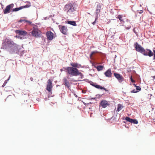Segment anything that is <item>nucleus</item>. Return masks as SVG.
Here are the masks:
<instances>
[{"label":"nucleus","mask_w":155,"mask_h":155,"mask_svg":"<svg viewBox=\"0 0 155 155\" xmlns=\"http://www.w3.org/2000/svg\"><path fill=\"white\" fill-rule=\"evenodd\" d=\"M3 45H11L14 47H17V45L13 41L10 40L8 39H6L4 41V42L3 43Z\"/></svg>","instance_id":"nucleus-4"},{"label":"nucleus","mask_w":155,"mask_h":155,"mask_svg":"<svg viewBox=\"0 0 155 155\" xmlns=\"http://www.w3.org/2000/svg\"><path fill=\"white\" fill-rule=\"evenodd\" d=\"M13 4H11L7 5L5 9L3 11V13L4 14L8 13L10 12V10L12 7Z\"/></svg>","instance_id":"nucleus-9"},{"label":"nucleus","mask_w":155,"mask_h":155,"mask_svg":"<svg viewBox=\"0 0 155 155\" xmlns=\"http://www.w3.org/2000/svg\"><path fill=\"white\" fill-rule=\"evenodd\" d=\"M58 27L61 33L64 35L67 34L68 29L66 27L60 25L58 26Z\"/></svg>","instance_id":"nucleus-7"},{"label":"nucleus","mask_w":155,"mask_h":155,"mask_svg":"<svg viewBox=\"0 0 155 155\" xmlns=\"http://www.w3.org/2000/svg\"><path fill=\"white\" fill-rule=\"evenodd\" d=\"M136 89L138 91H140L141 89V87L139 86H137Z\"/></svg>","instance_id":"nucleus-28"},{"label":"nucleus","mask_w":155,"mask_h":155,"mask_svg":"<svg viewBox=\"0 0 155 155\" xmlns=\"http://www.w3.org/2000/svg\"><path fill=\"white\" fill-rule=\"evenodd\" d=\"M133 85L135 86V87H136L137 86H136V84H134Z\"/></svg>","instance_id":"nucleus-37"},{"label":"nucleus","mask_w":155,"mask_h":155,"mask_svg":"<svg viewBox=\"0 0 155 155\" xmlns=\"http://www.w3.org/2000/svg\"><path fill=\"white\" fill-rule=\"evenodd\" d=\"M15 32L16 34H18L19 35L25 36L27 34V32L25 31L17 30L15 31Z\"/></svg>","instance_id":"nucleus-13"},{"label":"nucleus","mask_w":155,"mask_h":155,"mask_svg":"<svg viewBox=\"0 0 155 155\" xmlns=\"http://www.w3.org/2000/svg\"><path fill=\"white\" fill-rule=\"evenodd\" d=\"M30 5H25V6H21L19 8H15L13 9L12 12L17 11L20 10H21L23 8H28L30 7Z\"/></svg>","instance_id":"nucleus-15"},{"label":"nucleus","mask_w":155,"mask_h":155,"mask_svg":"<svg viewBox=\"0 0 155 155\" xmlns=\"http://www.w3.org/2000/svg\"><path fill=\"white\" fill-rule=\"evenodd\" d=\"M143 51L141 53L145 56H149V57L152 56L153 55V54L152 51L150 49H147L146 50L143 48ZM154 52V58L153 59H155V48H154L153 50Z\"/></svg>","instance_id":"nucleus-2"},{"label":"nucleus","mask_w":155,"mask_h":155,"mask_svg":"<svg viewBox=\"0 0 155 155\" xmlns=\"http://www.w3.org/2000/svg\"><path fill=\"white\" fill-rule=\"evenodd\" d=\"M91 85H92V86H94V85H95L96 84H95L94 83H93V84H91Z\"/></svg>","instance_id":"nucleus-38"},{"label":"nucleus","mask_w":155,"mask_h":155,"mask_svg":"<svg viewBox=\"0 0 155 155\" xmlns=\"http://www.w3.org/2000/svg\"><path fill=\"white\" fill-rule=\"evenodd\" d=\"M32 35L35 37L39 36V30L37 28H34L31 31Z\"/></svg>","instance_id":"nucleus-11"},{"label":"nucleus","mask_w":155,"mask_h":155,"mask_svg":"<svg viewBox=\"0 0 155 155\" xmlns=\"http://www.w3.org/2000/svg\"><path fill=\"white\" fill-rule=\"evenodd\" d=\"M131 26H129L127 27L126 28L127 29H129L131 28Z\"/></svg>","instance_id":"nucleus-33"},{"label":"nucleus","mask_w":155,"mask_h":155,"mask_svg":"<svg viewBox=\"0 0 155 155\" xmlns=\"http://www.w3.org/2000/svg\"><path fill=\"white\" fill-rule=\"evenodd\" d=\"M143 12V10H140L139 12V13H140V14H141Z\"/></svg>","instance_id":"nucleus-34"},{"label":"nucleus","mask_w":155,"mask_h":155,"mask_svg":"<svg viewBox=\"0 0 155 155\" xmlns=\"http://www.w3.org/2000/svg\"><path fill=\"white\" fill-rule=\"evenodd\" d=\"M3 47L5 49H6V48L4 46H3Z\"/></svg>","instance_id":"nucleus-40"},{"label":"nucleus","mask_w":155,"mask_h":155,"mask_svg":"<svg viewBox=\"0 0 155 155\" xmlns=\"http://www.w3.org/2000/svg\"><path fill=\"white\" fill-rule=\"evenodd\" d=\"M136 51L138 52L141 53L143 50V48L141 45H139L138 43L136 42L134 45Z\"/></svg>","instance_id":"nucleus-5"},{"label":"nucleus","mask_w":155,"mask_h":155,"mask_svg":"<svg viewBox=\"0 0 155 155\" xmlns=\"http://www.w3.org/2000/svg\"><path fill=\"white\" fill-rule=\"evenodd\" d=\"M16 37H17V38H21V37H20V36H16Z\"/></svg>","instance_id":"nucleus-36"},{"label":"nucleus","mask_w":155,"mask_h":155,"mask_svg":"<svg viewBox=\"0 0 155 155\" xmlns=\"http://www.w3.org/2000/svg\"><path fill=\"white\" fill-rule=\"evenodd\" d=\"M94 86L96 88L100 89H104L106 91H108V90L106 89L105 88L102 87V86H100L99 85L96 84L95 85H94Z\"/></svg>","instance_id":"nucleus-20"},{"label":"nucleus","mask_w":155,"mask_h":155,"mask_svg":"<svg viewBox=\"0 0 155 155\" xmlns=\"http://www.w3.org/2000/svg\"><path fill=\"white\" fill-rule=\"evenodd\" d=\"M118 18L119 19L120 21H123V19H122V16L121 15H119L116 18Z\"/></svg>","instance_id":"nucleus-26"},{"label":"nucleus","mask_w":155,"mask_h":155,"mask_svg":"<svg viewBox=\"0 0 155 155\" xmlns=\"http://www.w3.org/2000/svg\"><path fill=\"white\" fill-rule=\"evenodd\" d=\"M54 34L51 31H48L46 33L47 39L49 40H52L54 38Z\"/></svg>","instance_id":"nucleus-8"},{"label":"nucleus","mask_w":155,"mask_h":155,"mask_svg":"<svg viewBox=\"0 0 155 155\" xmlns=\"http://www.w3.org/2000/svg\"><path fill=\"white\" fill-rule=\"evenodd\" d=\"M97 17L95 18V21H94L93 22H92V24H93V25H94L96 24V21L97 20Z\"/></svg>","instance_id":"nucleus-30"},{"label":"nucleus","mask_w":155,"mask_h":155,"mask_svg":"<svg viewBox=\"0 0 155 155\" xmlns=\"http://www.w3.org/2000/svg\"><path fill=\"white\" fill-rule=\"evenodd\" d=\"M48 84L47 86L46 89L49 92H51L52 87V81L51 80L49 79L48 81Z\"/></svg>","instance_id":"nucleus-10"},{"label":"nucleus","mask_w":155,"mask_h":155,"mask_svg":"<svg viewBox=\"0 0 155 155\" xmlns=\"http://www.w3.org/2000/svg\"><path fill=\"white\" fill-rule=\"evenodd\" d=\"M123 108V107L120 104H119L117 106V111L119 112Z\"/></svg>","instance_id":"nucleus-23"},{"label":"nucleus","mask_w":155,"mask_h":155,"mask_svg":"<svg viewBox=\"0 0 155 155\" xmlns=\"http://www.w3.org/2000/svg\"><path fill=\"white\" fill-rule=\"evenodd\" d=\"M101 8V6L100 5V4L97 5L96 9V14L97 16L98 15L99 13L100 12Z\"/></svg>","instance_id":"nucleus-19"},{"label":"nucleus","mask_w":155,"mask_h":155,"mask_svg":"<svg viewBox=\"0 0 155 155\" xmlns=\"http://www.w3.org/2000/svg\"><path fill=\"white\" fill-rule=\"evenodd\" d=\"M95 53V52L94 51L92 52L90 54V57H91L92 56L93 54H94Z\"/></svg>","instance_id":"nucleus-32"},{"label":"nucleus","mask_w":155,"mask_h":155,"mask_svg":"<svg viewBox=\"0 0 155 155\" xmlns=\"http://www.w3.org/2000/svg\"><path fill=\"white\" fill-rule=\"evenodd\" d=\"M67 23L73 26H76V22L74 21H68Z\"/></svg>","instance_id":"nucleus-22"},{"label":"nucleus","mask_w":155,"mask_h":155,"mask_svg":"<svg viewBox=\"0 0 155 155\" xmlns=\"http://www.w3.org/2000/svg\"><path fill=\"white\" fill-rule=\"evenodd\" d=\"M63 71V70H62V69H61V71Z\"/></svg>","instance_id":"nucleus-42"},{"label":"nucleus","mask_w":155,"mask_h":155,"mask_svg":"<svg viewBox=\"0 0 155 155\" xmlns=\"http://www.w3.org/2000/svg\"><path fill=\"white\" fill-rule=\"evenodd\" d=\"M103 66L101 65L98 66L97 67V69L98 71L102 70L103 69Z\"/></svg>","instance_id":"nucleus-24"},{"label":"nucleus","mask_w":155,"mask_h":155,"mask_svg":"<svg viewBox=\"0 0 155 155\" xmlns=\"http://www.w3.org/2000/svg\"><path fill=\"white\" fill-rule=\"evenodd\" d=\"M14 47L13 48H10L8 50V51L10 54H13L15 53V48L16 47V48L17 47H17Z\"/></svg>","instance_id":"nucleus-21"},{"label":"nucleus","mask_w":155,"mask_h":155,"mask_svg":"<svg viewBox=\"0 0 155 155\" xmlns=\"http://www.w3.org/2000/svg\"><path fill=\"white\" fill-rule=\"evenodd\" d=\"M137 92L138 91H136L135 89L131 91V93H137Z\"/></svg>","instance_id":"nucleus-29"},{"label":"nucleus","mask_w":155,"mask_h":155,"mask_svg":"<svg viewBox=\"0 0 155 155\" xmlns=\"http://www.w3.org/2000/svg\"><path fill=\"white\" fill-rule=\"evenodd\" d=\"M63 84L65 86L67 87L68 88H69L70 86V84L69 81L67 80V78H64L63 79Z\"/></svg>","instance_id":"nucleus-17"},{"label":"nucleus","mask_w":155,"mask_h":155,"mask_svg":"<svg viewBox=\"0 0 155 155\" xmlns=\"http://www.w3.org/2000/svg\"><path fill=\"white\" fill-rule=\"evenodd\" d=\"M20 38V39H21V38Z\"/></svg>","instance_id":"nucleus-43"},{"label":"nucleus","mask_w":155,"mask_h":155,"mask_svg":"<svg viewBox=\"0 0 155 155\" xmlns=\"http://www.w3.org/2000/svg\"><path fill=\"white\" fill-rule=\"evenodd\" d=\"M105 76L108 78H111L112 76L111 70L110 69H108L104 73Z\"/></svg>","instance_id":"nucleus-16"},{"label":"nucleus","mask_w":155,"mask_h":155,"mask_svg":"<svg viewBox=\"0 0 155 155\" xmlns=\"http://www.w3.org/2000/svg\"><path fill=\"white\" fill-rule=\"evenodd\" d=\"M64 10L67 12H72L74 10L73 5L71 3L67 4L64 7Z\"/></svg>","instance_id":"nucleus-3"},{"label":"nucleus","mask_w":155,"mask_h":155,"mask_svg":"<svg viewBox=\"0 0 155 155\" xmlns=\"http://www.w3.org/2000/svg\"><path fill=\"white\" fill-rule=\"evenodd\" d=\"M70 65L72 66L71 67L75 68H79L81 67V64L77 63H71L70 64Z\"/></svg>","instance_id":"nucleus-18"},{"label":"nucleus","mask_w":155,"mask_h":155,"mask_svg":"<svg viewBox=\"0 0 155 155\" xmlns=\"http://www.w3.org/2000/svg\"><path fill=\"white\" fill-rule=\"evenodd\" d=\"M130 80H131V82L133 83L134 82H135V81L133 80L132 76H131L130 77Z\"/></svg>","instance_id":"nucleus-31"},{"label":"nucleus","mask_w":155,"mask_h":155,"mask_svg":"<svg viewBox=\"0 0 155 155\" xmlns=\"http://www.w3.org/2000/svg\"><path fill=\"white\" fill-rule=\"evenodd\" d=\"M100 104L103 108H105L110 105L109 102L105 100L101 101Z\"/></svg>","instance_id":"nucleus-12"},{"label":"nucleus","mask_w":155,"mask_h":155,"mask_svg":"<svg viewBox=\"0 0 155 155\" xmlns=\"http://www.w3.org/2000/svg\"><path fill=\"white\" fill-rule=\"evenodd\" d=\"M3 6V5H2V9H3V6Z\"/></svg>","instance_id":"nucleus-41"},{"label":"nucleus","mask_w":155,"mask_h":155,"mask_svg":"<svg viewBox=\"0 0 155 155\" xmlns=\"http://www.w3.org/2000/svg\"><path fill=\"white\" fill-rule=\"evenodd\" d=\"M66 70L67 72L70 76H80L81 78H82L83 76V74L80 72L77 68H75L68 67L66 68Z\"/></svg>","instance_id":"nucleus-1"},{"label":"nucleus","mask_w":155,"mask_h":155,"mask_svg":"<svg viewBox=\"0 0 155 155\" xmlns=\"http://www.w3.org/2000/svg\"><path fill=\"white\" fill-rule=\"evenodd\" d=\"M152 77L154 79H155V76H153Z\"/></svg>","instance_id":"nucleus-35"},{"label":"nucleus","mask_w":155,"mask_h":155,"mask_svg":"<svg viewBox=\"0 0 155 155\" xmlns=\"http://www.w3.org/2000/svg\"><path fill=\"white\" fill-rule=\"evenodd\" d=\"M114 74L120 83H121L124 81V78L120 74L117 73H114Z\"/></svg>","instance_id":"nucleus-6"},{"label":"nucleus","mask_w":155,"mask_h":155,"mask_svg":"<svg viewBox=\"0 0 155 155\" xmlns=\"http://www.w3.org/2000/svg\"><path fill=\"white\" fill-rule=\"evenodd\" d=\"M133 31H134V32L135 33L136 32H135V28L134 29Z\"/></svg>","instance_id":"nucleus-39"},{"label":"nucleus","mask_w":155,"mask_h":155,"mask_svg":"<svg viewBox=\"0 0 155 155\" xmlns=\"http://www.w3.org/2000/svg\"><path fill=\"white\" fill-rule=\"evenodd\" d=\"M9 79L8 78V80ZM7 83V80H5V82H4V83L2 85V87H4V86H5Z\"/></svg>","instance_id":"nucleus-27"},{"label":"nucleus","mask_w":155,"mask_h":155,"mask_svg":"<svg viewBox=\"0 0 155 155\" xmlns=\"http://www.w3.org/2000/svg\"><path fill=\"white\" fill-rule=\"evenodd\" d=\"M23 21H25V22H28L30 24L31 23V21H28V20H26L21 19V20H19V21H18V22H22Z\"/></svg>","instance_id":"nucleus-25"},{"label":"nucleus","mask_w":155,"mask_h":155,"mask_svg":"<svg viewBox=\"0 0 155 155\" xmlns=\"http://www.w3.org/2000/svg\"><path fill=\"white\" fill-rule=\"evenodd\" d=\"M125 120L131 123H134V124H137L138 123V122L137 120L130 118L129 117H126Z\"/></svg>","instance_id":"nucleus-14"}]
</instances>
